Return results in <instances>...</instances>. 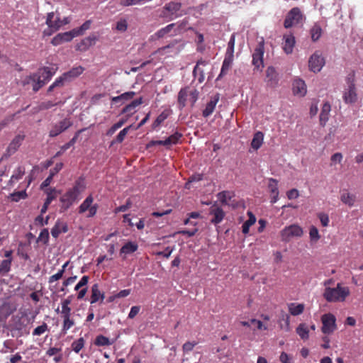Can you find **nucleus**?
Wrapping results in <instances>:
<instances>
[{
  "mask_svg": "<svg viewBox=\"0 0 363 363\" xmlns=\"http://www.w3.org/2000/svg\"><path fill=\"white\" fill-rule=\"evenodd\" d=\"M73 125L70 118H65L58 123L52 125V128L49 132V137L55 138L67 130Z\"/></svg>",
  "mask_w": 363,
  "mask_h": 363,
  "instance_id": "nucleus-10",
  "label": "nucleus"
},
{
  "mask_svg": "<svg viewBox=\"0 0 363 363\" xmlns=\"http://www.w3.org/2000/svg\"><path fill=\"white\" fill-rule=\"evenodd\" d=\"M89 280V277L88 276H86V275L83 276L81 278L80 281L75 286L74 290L78 291L84 286L86 287V286L87 285Z\"/></svg>",
  "mask_w": 363,
  "mask_h": 363,
  "instance_id": "nucleus-61",
  "label": "nucleus"
},
{
  "mask_svg": "<svg viewBox=\"0 0 363 363\" xmlns=\"http://www.w3.org/2000/svg\"><path fill=\"white\" fill-rule=\"evenodd\" d=\"M264 41L258 43L252 54V65L257 69H260L264 67Z\"/></svg>",
  "mask_w": 363,
  "mask_h": 363,
  "instance_id": "nucleus-11",
  "label": "nucleus"
},
{
  "mask_svg": "<svg viewBox=\"0 0 363 363\" xmlns=\"http://www.w3.org/2000/svg\"><path fill=\"white\" fill-rule=\"evenodd\" d=\"M293 93L294 95L303 96L306 94V85L301 79H295L292 84Z\"/></svg>",
  "mask_w": 363,
  "mask_h": 363,
  "instance_id": "nucleus-20",
  "label": "nucleus"
},
{
  "mask_svg": "<svg viewBox=\"0 0 363 363\" xmlns=\"http://www.w3.org/2000/svg\"><path fill=\"white\" fill-rule=\"evenodd\" d=\"M219 101V94H216L213 97H212L209 102L207 103L205 109L202 112V115L204 118L208 117L211 115L216 106L217 103Z\"/></svg>",
  "mask_w": 363,
  "mask_h": 363,
  "instance_id": "nucleus-21",
  "label": "nucleus"
},
{
  "mask_svg": "<svg viewBox=\"0 0 363 363\" xmlns=\"http://www.w3.org/2000/svg\"><path fill=\"white\" fill-rule=\"evenodd\" d=\"M24 140V136L18 135L10 143L7 147V152L9 155L14 153L21 145V143Z\"/></svg>",
  "mask_w": 363,
  "mask_h": 363,
  "instance_id": "nucleus-27",
  "label": "nucleus"
},
{
  "mask_svg": "<svg viewBox=\"0 0 363 363\" xmlns=\"http://www.w3.org/2000/svg\"><path fill=\"white\" fill-rule=\"evenodd\" d=\"M21 84L23 86L31 84L34 92L38 91L43 86V83L40 82L39 77L35 73L24 77L21 81Z\"/></svg>",
  "mask_w": 363,
  "mask_h": 363,
  "instance_id": "nucleus-12",
  "label": "nucleus"
},
{
  "mask_svg": "<svg viewBox=\"0 0 363 363\" xmlns=\"http://www.w3.org/2000/svg\"><path fill=\"white\" fill-rule=\"evenodd\" d=\"M302 18L303 16L301 10L297 7H294L291 9L287 13L284 22V26L286 28H289L300 23L302 21Z\"/></svg>",
  "mask_w": 363,
  "mask_h": 363,
  "instance_id": "nucleus-8",
  "label": "nucleus"
},
{
  "mask_svg": "<svg viewBox=\"0 0 363 363\" xmlns=\"http://www.w3.org/2000/svg\"><path fill=\"white\" fill-rule=\"evenodd\" d=\"M350 290L348 286H342L341 283H337L335 287L326 286L323 296L330 303L344 302L350 296Z\"/></svg>",
  "mask_w": 363,
  "mask_h": 363,
  "instance_id": "nucleus-2",
  "label": "nucleus"
},
{
  "mask_svg": "<svg viewBox=\"0 0 363 363\" xmlns=\"http://www.w3.org/2000/svg\"><path fill=\"white\" fill-rule=\"evenodd\" d=\"M308 327L306 323L299 324L296 328V333L302 340H307L308 338Z\"/></svg>",
  "mask_w": 363,
  "mask_h": 363,
  "instance_id": "nucleus-41",
  "label": "nucleus"
},
{
  "mask_svg": "<svg viewBox=\"0 0 363 363\" xmlns=\"http://www.w3.org/2000/svg\"><path fill=\"white\" fill-rule=\"evenodd\" d=\"M168 117V113L166 111H162L152 123V128L155 129L160 125Z\"/></svg>",
  "mask_w": 363,
  "mask_h": 363,
  "instance_id": "nucleus-50",
  "label": "nucleus"
},
{
  "mask_svg": "<svg viewBox=\"0 0 363 363\" xmlns=\"http://www.w3.org/2000/svg\"><path fill=\"white\" fill-rule=\"evenodd\" d=\"M330 111V104L328 102L324 103L321 108L320 114L319 115V123L321 125H325L328 122Z\"/></svg>",
  "mask_w": 363,
  "mask_h": 363,
  "instance_id": "nucleus-23",
  "label": "nucleus"
},
{
  "mask_svg": "<svg viewBox=\"0 0 363 363\" xmlns=\"http://www.w3.org/2000/svg\"><path fill=\"white\" fill-rule=\"evenodd\" d=\"M189 101H191V106H194L199 98V91L196 89H189Z\"/></svg>",
  "mask_w": 363,
  "mask_h": 363,
  "instance_id": "nucleus-60",
  "label": "nucleus"
},
{
  "mask_svg": "<svg viewBox=\"0 0 363 363\" xmlns=\"http://www.w3.org/2000/svg\"><path fill=\"white\" fill-rule=\"evenodd\" d=\"M279 359L282 363H293L292 357L284 352L281 353Z\"/></svg>",
  "mask_w": 363,
  "mask_h": 363,
  "instance_id": "nucleus-64",
  "label": "nucleus"
},
{
  "mask_svg": "<svg viewBox=\"0 0 363 363\" xmlns=\"http://www.w3.org/2000/svg\"><path fill=\"white\" fill-rule=\"evenodd\" d=\"M321 321L323 324L321 331L323 333L330 335L337 329L336 318L333 314L328 313L323 315Z\"/></svg>",
  "mask_w": 363,
  "mask_h": 363,
  "instance_id": "nucleus-7",
  "label": "nucleus"
},
{
  "mask_svg": "<svg viewBox=\"0 0 363 363\" xmlns=\"http://www.w3.org/2000/svg\"><path fill=\"white\" fill-rule=\"evenodd\" d=\"M94 202V198L91 195L88 196L85 200L81 203V205L79 206L78 212L80 214H82L85 213L86 211H89L88 215L86 217L91 218L94 217L97 212L98 209V204L95 203L93 204Z\"/></svg>",
  "mask_w": 363,
  "mask_h": 363,
  "instance_id": "nucleus-9",
  "label": "nucleus"
},
{
  "mask_svg": "<svg viewBox=\"0 0 363 363\" xmlns=\"http://www.w3.org/2000/svg\"><path fill=\"white\" fill-rule=\"evenodd\" d=\"M55 71L53 68L49 67H43L35 72V74L39 77V80L41 83H43V86L47 84L55 74Z\"/></svg>",
  "mask_w": 363,
  "mask_h": 363,
  "instance_id": "nucleus-16",
  "label": "nucleus"
},
{
  "mask_svg": "<svg viewBox=\"0 0 363 363\" xmlns=\"http://www.w3.org/2000/svg\"><path fill=\"white\" fill-rule=\"evenodd\" d=\"M174 26H175V23L169 24L167 26H165V27L160 29L159 30H157L155 33V35L157 38H163L166 34L169 33L173 29V28Z\"/></svg>",
  "mask_w": 363,
  "mask_h": 363,
  "instance_id": "nucleus-46",
  "label": "nucleus"
},
{
  "mask_svg": "<svg viewBox=\"0 0 363 363\" xmlns=\"http://www.w3.org/2000/svg\"><path fill=\"white\" fill-rule=\"evenodd\" d=\"M56 193L57 191L55 190V189H52L47 193V198L45 201H46V204H50L51 202L56 199Z\"/></svg>",
  "mask_w": 363,
  "mask_h": 363,
  "instance_id": "nucleus-63",
  "label": "nucleus"
},
{
  "mask_svg": "<svg viewBox=\"0 0 363 363\" xmlns=\"http://www.w3.org/2000/svg\"><path fill=\"white\" fill-rule=\"evenodd\" d=\"M143 103V98L133 100L130 104L126 105L122 110L123 113H134L135 108Z\"/></svg>",
  "mask_w": 363,
  "mask_h": 363,
  "instance_id": "nucleus-36",
  "label": "nucleus"
},
{
  "mask_svg": "<svg viewBox=\"0 0 363 363\" xmlns=\"http://www.w3.org/2000/svg\"><path fill=\"white\" fill-rule=\"evenodd\" d=\"M189 88L188 86H186L184 88L181 89L178 94L177 101L180 109H182L186 106V102L187 101V97L189 95Z\"/></svg>",
  "mask_w": 363,
  "mask_h": 363,
  "instance_id": "nucleus-32",
  "label": "nucleus"
},
{
  "mask_svg": "<svg viewBox=\"0 0 363 363\" xmlns=\"http://www.w3.org/2000/svg\"><path fill=\"white\" fill-rule=\"evenodd\" d=\"M105 298L104 293L101 292L98 284H94L91 286V295L90 298V303L91 304L96 303L99 300L102 302Z\"/></svg>",
  "mask_w": 363,
  "mask_h": 363,
  "instance_id": "nucleus-24",
  "label": "nucleus"
},
{
  "mask_svg": "<svg viewBox=\"0 0 363 363\" xmlns=\"http://www.w3.org/2000/svg\"><path fill=\"white\" fill-rule=\"evenodd\" d=\"M235 44V35L233 33L229 40L228 43V48L225 55L234 57V48Z\"/></svg>",
  "mask_w": 363,
  "mask_h": 363,
  "instance_id": "nucleus-45",
  "label": "nucleus"
},
{
  "mask_svg": "<svg viewBox=\"0 0 363 363\" xmlns=\"http://www.w3.org/2000/svg\"><path fill=\"white\" fill-rule=\"evenodd\" d=\"M66 83H68V82H67L65 76L62 74L60 77H57L55 81L48 87V92L52 91L55 88L62 87L65 85Z\"/></svg>",
  "mask_w": 363,
  "mask_h": 363,
  "instance_id": "nucleus-39",
  "label": "nucleus"
},
{
  "mask_svg": "<svg viewBox=\"0 0 363 363\" xmlns=\"http://www.w3.org/2000/svg\"><path fill=\"white\" fill-rule=\"evenodd\" d=\"M116 29L121 33L125 32L128 29V22L125 18H121L117 21L116 25Z\"/></svg>",
  "mask_w": 363,
  "mask_h": 363,
  "instance_id": "nucleus-55",
  "label": "nucleus"
},
{
  "mask_svg": "<svg viewBox=\"0 0 363 363\" xmlns=\"http://www.w3.org/2000/svg\"><path fill=\"white\" fill-rule=\"evenodd\" d=\"M113 343V340H111L109 338L103 335H99L96 336L94 341V344L96 346H109L111 345Z\"/></svg>",
  "mask_w": 363,
  "mask_h": 363,
  "instance_id": "nucleus-43",
  "label": "nucleus"
},
{
  "mask_svg": "<svg viewBox=\"0 0 363 363\" xmlns=\"http://www.w3.org/2000/svg\"><path fill=\"white\" fill-rule=\"evenodd\" d=\"M268 189L271 194V203H274L279 199L278 181L274 178L268 179Z\"/></svg>",
  "mask_w": 363,
  "mask_h": 363,
  "instance_id": "nucleus-19",
  "label": "nucleus"
},
{
  "mask_svg": "<svg viewBox=\"0 0 363 363\" xmlns=\"http://www.w3.org/2000/svg\"><path fill=\"white\" fill-rule=\"evenodd\" d=\"M235 196L233 191H223L217 194V198L223 205H228V201Z\"/></svg>",
  "mask_w": 363,
  "mask_h": 363,
  "instance_id": "nucleus-35",
  "label": "nucleus"
},
{
  "mask_svg": "<svg viewBox=\"0 0 363 363\" xmlns=\"http://www.w3.org/2000/svg\"><path fill=\"white\" fill-rule=\"evenodd\" d=\"M303 230L296 224H292L285 227L280 233L281 240L288 242L293 238H300L303 235Z\"/></svg>",
  "mask_w": 363,
  "mask_h": 363,
  "instance_id": "nucleus-5",
  "label": "nucleus"
},
{
  "mask_svg": "<svg viewBox=\"0 0 363 363\" xmlns=\"http://www.w3.org/2000/svg\"><path fill=\"white\" fill-rule=\"evenodd\" d=\"M147 0H122L120 4L123 6H130L135 4H141Z\"/></svg>",
  "mask_w": 363,
  "mask_h": 363,
  "instance_id": "nucleus-59",
  "label": "nucleus"
},
{
  "mask_svg": "<svg viewBox=\"0 0 363 363\" xmlns=\"http://www.w3.org/2000/svg\"><path fill=\"white\" fill-rule=\"evenodd\" d=\"M85 340L83 337H80L72 343V349L76 353H79L81 350L84 347Z\"/></svg>",
  "mask_w": 363,
  "mask_h": 363,
  "instance_id": "nucleus-49",
  "label": "nucleus"
},
{
  "mask_svg": "<svg viewBox=\"0 0 363 363\" xmlns=\"http://www.w3.org/2000/svg\"><path fill=\"white\" fill-rule=\"evenodd\" d=\"M247 216L248 219L242 224V231L244 234H247L250 226L254 225L256 222V217L251 211L247 212Z\"/></svg>",
  "mask_w": 363,
  "mask_h": 363,
  "instance_id": "nucleus-34",
  "label": "nucleus"
},
{
  "mask_svg": "<svg viewBox=\"0 0 363 363\" xmlns=\"http://www.w3.org/2000/svg\"><path fill=\"white\" fill-rule=\"evenodd\" d=\"M355 196L348 192H343L340 196V200L349 206H352L355 201Z\"/></svg>",
  "mask_w": 363,
  "mask_h": 363,
  "instance_id": "nucleus-42",
  "label": "nucleus"
},
{
  "mask_svg": "<svg viewBox=\"0 0 363 363\" xmlns=\"http://www.w3.org/2000/svg\"><path fill=\"white\" fill-rule=\"evenodd\" d=\"M74 325V321L71 318L63 319L62 332L66 334L67 331L69 330Z\"/></svg>",
  "mask_w": 363,
  "mask_h": 363,
  "instance_id": "nucleus-56",
  "label": "nucleus"
},
{
  "mask_svg": "<svg viewBox=\"0 0 363 363\" xmlns=\"http://www.w3.org/2000/svg\"><path fill=\"white\" fill-rule=\"evenodd\" d=\"M86 186L84 179L79 178L75 181L72 187L68 189L60 198V212L67 211L79 199V196L84 191Z\"/></svg>",
  "mask_w": 363,
  "mask_h": 363,
  "instance_id": "nucleus-1",
  "label": "nucleus"
},
{
  "mask_svg": "<svg viewBox=\"0 0 363 363\" xmlns=\"http://www.w3.org/2000/svg\"><path fill=\"white\" fill-rule=\"evenodd\" d=\"M305 308L303 303H288V309L291 315H298L301 314Z\"/></svg>",
  "mask_w": 363,
  "mask_h": 363,
  "instance_id": "nucleus-31",
  "label": "nucleus"
},
{
  "mask_svg": "<svg viewBox=\"0 0 363 363\" xmlns=\"http://www.w3.org/2000/svg\"><path fill=\"white\" fill-rule=\"evenodd\" d=\"M11 259L2 260L0 263V274H7L11 269Z\"/></svg>",
  "mask_w": 363,
  "mask_h": 363,
  "instance_id": "nucleus-51",
  "label": "nucleus"
},
{
  "mask_svg": "<svg viewBox=\"0 0 363 363\" xmlns=\"http://www.w3.org/2000/svg\"><path fill=\"white\" fill-rule=\"evenodd\" d=\"M131 201L130 199H128L125 204L124 205H121L117 208H115L114 210V213H120V212H125L126 211L128 208H130L131 206Z\"/></svg>",
  "mask_w": 363,
  "mask_h": 363,
  "instance_id": "nucleus-62",
  "label": "nucleus"
},
{
  "mask_svg": "<svg viewBox=\"0 0 363 363\" xmlns=\"http://www.w3.org/2000/svg\"><path fill=\"white\" fill-rule=\"evenodd\" d=\"M135 95V92L134 91H127L119 96H113L111 98V101L113 103H118L120 101H125L132 99Z\"/></svg>",
  "mask_w": 363,
  "mask_h": 363,
  "instance_id": "nucleus-38",
  "label": "nucleus"
},
{
  "mask_svg": "<svg viewBox=\"0 0 363 363\" xmlns=\"http://www.w3.org/2000/svg\"><path fill=\"white\" fill-rule=\"evenodd\" d=\"M280 321H284V326L281 323H280L281 328H284L285 330H286V331H289L290 330V316H289V315L286 313L284 311H281Z\"/></svg>",
  "mask_w": 363,
  "mask_h": 363,
  "instance_id": "nucleus-48",
  "label": "nucleus"
},
{
  "mask_svg": "<svg viewBox=\"0 0 363 363\" xmlns=\"http://www.w3.org/2000/svg\"><path fill=\"white\" fill-rule=\"evenodd\" d=\"M129 129L130 126L126 127L123 128L122 130H121L119 133L117 135L116 140L111 142V145L114 144L115 143H121L124 140L126 135L128 134Z\"/></svg>",
  "mask_w": 363,
  "mask_h": 363,
  "instance_id": "nucleus-52",
  "label": "nucleus"
},
{
  "mask_svg": "<svg viewBox=\"0 0 363 363\" xmlns=\"http://www.w3.org/2000/svg\"><path fill=\"white\" fill-rule=\"evenodd\" d=\"M182 136V134L179 132H176L174 134L169 136L166 139L167 147H169L172 145L180 143Z\"/></svg>",
  "mask_w": 363,
  "mask_h": 363,
  "instance_id": "nucleus-40",
  "label": "nucleus"
},
{
  "mask_svg": "<svg viewBox=\"0 0 363 363\" xmlns=\"http://www.w3.org/2000/svg\"><path fill=\"white\" fill-rule=\"evenodd\" d=\"M264 134L260 131L256 132L251 142V147L255 150H258L262 146Z\"/></svg>",
  "mask_w": 363,
  "mask_h": 363,
  "instance_id": "nucleus-33",
  "label": "nucleus"
},
{
  "mask_svg": "<svg viewBox=\"0 0 363 363\" xmlns=\"http://www.w3.org/2000/svg\"><path fill=\"white\" fill-rule=\"evenodd\" d=\"M48 330V325L45 323H43L41 325L35 328L33 332V335L39 336L43 334L45 332Z\"/></svg>",
  "mask_w": 363,
  "mask_h": 363,
  "instance_id": "nucleus-58",
  "label": "nucleus"
},
{
  "mask_svg": "<svg viewBox=\"0 0 363 363\" xmlns=\"http://www.w3.org/2000/svg\"><path fill=\"white\" fill-rule=\"evenodd\" d=\"M25 174V168L23 167H18L12 174L10 182H14L21 179Z\"/></svg>",
  "mask_w": 363,
  "mask_h": 363,
  "instance_id": "nucleus-47",
  "label": "nucleus"
},
{
  "mask_svg": "<svg viewBox=\"0 0 363 363\" xmlns=\"http://www.w3.org/2000/svg\"><path fill=\"white\" fill-rule=\"evenodd\" d=\"M84 71V68L82 66L74 67L68 72L62 74L67 79V82H70L75 78L81 75Z\"/></svg>",
  "mask_w": 363,
  "mask_h": 363,
  "instance_id": "nucleus-26",
  "label": "nucleus"
},
{
  "mask_svg": "<svg viewBox=\"0 0 363 363\" xmlns=\"http://www.w3.org/2000/svg\"><path fill=\"white\" fill-rule=\"evenodd\" d=\"M67 225L65 223L58 220L51 229V235L53 238H57L61 233H67Z\"/></svg>",
  "mask_w": 363,
  "mask_h": 363,
  "instance_id": "nucleus-25",
  "label": "nucleus"
},
{
  "mask_svg": "<svg viewBox=\"0 0 363 363\" xmlns=\"http://www.w3.org/2000/svg\"><path fill=\"white\" fill-rule=\"evenodd\" d=\"M233 59H234V57H229V56L225 55L224 60L223 62V65L221 67L220 72L218 77V79H220L222 77L227 74V73L228 72V71L230 69V68L232 67Z\"/></svg>",
  "mask_w": 363,
  "mask_h": 363,
  "instance_id": "nucleus-28",
  "label": "nucleus"
},
{
  "mask_svg": "<svg viewBox=\"0 0 363 363\" xmlns=\"http://www.w3.org/2000/svg\"><path fill=\"white\" fill-rule=\"evenodd\" d=\"M266 82L267 85L271 87H275L279 82V75L275 68L272 66L267 67L266 70Z\"/></svg>",
  "mask_w": 363,
  "mask_h": 363,
  "instance_id": "nucleus-17",
  "label": "nucleus"
},
{
  "mask_svg": "<svg viewBox=\"0 0 363 363\" xmlns=\"http://www.w3.org/2000/svg\"><path fill=\"white\" fill-rule=\"evenodd\" d=\"M73 39V35L72 36V34L70 31L58 33L57 35H55L51 40V43L55 45H59L62 44L64 42H69Z\"/></svg>",
  "mask_w": 363,
  "mask_h": 363,
  "instance_id": "nucleus-22",
  "label": "nucleus"
},
{
  "mask_svg": "<svg viewBox=\"0 0 363 363\" xmlns=\"http://www.w3.org/2000/svg\"><path fill=\"white\" fill-rule=\"evenodd\" d=\"M308 69L310 71L316 73L318 71V54L315 52L308 60Z\"/></svg>",
  "mask_w": 363,
  "mask_h": 363,
  "instance_id": "nucleus-44",
  "label": "nucleus"
},
{
  "mask_svg": "<svg viewBox=\"0 0 363 363\" xmlns=\"http://www.w3.org/2000/svg\"><path fill=\"white\" fill-rule=\"evenodd\" d=\"M45 23L48 28L43 33L45 35H51L63 26V21L59 15L55 16L54 12H50L47 15Z\"/></svg>",
  "mask_w": 363,
  "mask_h": 363,
  "instance_id": "nucleus-4",
  "label": "nucleus"
},
{
  "mask_svg": "<svg viewBox=\"0 0 363 363\" xmlns=\"http://www.w3.org/2000/svg\"><path fill=\"white\" fill-rule=\"evenodd\" d=\"M209 214L213 216L211 223L217 225L222 222L225 213L221 207L218 206L216 203L212 205L209 209Z\"/></svg>",
  "mask_w": 363,
  "mask_h": 363,
  "instance_id": "nucleus-13",
  "label": "nucleus"
},
{
  "mask_svg": "<svg viewBox=\"0 0 363 363\" xmlns=\"http://www.w3.org/2000/svg\"><path fill=\"white\" fill-rule=\"evenodd\" d=\"M182 8V4L176 1H170L164 5L162 9L161 16L163 18H168L172 20L177 18L182 14H179L178 11Z\"/></svg>",
  "mask_w": 363,
  "mask_h": 363,
  "instance_id": "nucleus-6",
  "label": "nucleus"
},
{
  "mask_svg": "<svg viewBox=\"0 0 363 363\" xmlns=\"http://www.w3.org/2000/svg\"><path fill=\"white\" fill-rule=\"evenodd\" d=\"M296 44V39L292 33H286L283 35L282 49L287 54H291Z\"/></svg>",
  "mask_w": 363,
  "mask_h": 363,
  "instance_id": "nucleus-14",
  "label": "nucleus"
},
{
  "mask_svg": "<svg viewBox=\"0 0 363 363\" xmlns=\"http://www.w3.org/2000/svg\"><path fill=\"white\" fill-rule=\"evenodd\" d=\"M91 23L92 21L91 20H87L80 27L70 30L72 36L73 35V38L77 36L82 35L86 30L90 28Z\"/></svg>",
  "mask_w": 363,
  "mask_h": 363,
  "instance_id": "nucleus-29",
  "label": "nucleus"
},
{
  "mask_svg": "<svg viewBox=\"0 0 363 363\" xmlns=\"http://www.w3.org/2000/svg\"><path fill=\"white\" fill-rule=\"evenodd\" d=\"M98 38L94 34H91L88 37L83 38L76 45V50L80 52L86 51L90 47L95 45Z\"/></svg>",
  "mask_w": 363,
  "mask_h": 363,
  "instance_id": "nucleus-15",
  "label": "nucleus"
},
{
  "mask_svg": "<svg viewBox=\"0 0 363 363\" xmlns=\"http://www.w3.org/2000/svg\"><path fill=\"white\" fill-rule=\"evenodd\" d=\"M345 81L346 85L344 88L342 99L345 104H354L357 101L355 71L351 70L346 76Z\"/></svg>",
  "mask_w": 363,
  "mask_h": 363,
  "instance_id": "nucleus-3",
  "label": "nucleus"
},
{
  "mask_svg": "<svg viewBox=\"0 0 363 363\" xmlns=\"http://www.w3.org/2000/svg\"><path fill=\"white\" fill-rule=\"evenodd\" d=\"M208 62L202 59L197 61L196 66L193 70V75L198 79L199 83H202L205 79L204 70L201 66L207 65Z\"/></svg>",
  "mask_w": 363,
  "mask_h": 363,
  "instance_id": "nucleus-18",
  "label": "nucleus"
},
{
  "mask_svg": "<svg viewBox=\"0 0 363 363\" xmlns=\"http://www.w3.org/2000/svg\"><path fill=\"white\" fill-rule=\"evenodd\" d=\"M27 197V194L25 190L16 191L11 194L10 198L12 201L18 202L21 199H25Z\"/></svg>",
  "mask_w": 363,
  "mask_h": 363,
  "instance_id": "nucleus-53",
  "label": "nucleus"
},
{
  "mask_svg": "<svg viewBox=\"0 0 363 363\" xmlns=\"http://www.w3.org/2000/svg\"><path fill=\"white\" fill-rule=\"evenodd\" d=\"M91 23L92 21L91 20H87L80 27L70 30L72 36L73 35V38L77 36L82 35L86 30L90 28Z\"/></svg>",
  "mask_w": 363,
  "mask_h": 363,
  "instance_id": "nucleus-30",
  "label": "nucleus"
},
{
  "mask_svg": "<svg viewBox=\"0 0 363 363\" xmlns=\"http://www.w3.org/2000/svg\"><path fill=\"white\" fill-rule=\"evenodd\" d=\"M81 132H82V130H78V131L75 133L74 136V137H73V138H72V139H71L68 143H65V145H63L62 146H61L60 149H61L62 151H66V150H68L70 147L73 146V145L75 144V143H76V141H77V138H78V137H79V133H80Z\"/></svg>",
  "mask_w": 363,
  "mask_h": 363,
  "instance_id": "nucleus-54",
  "label": "nucleus"
},
{
  "mask_svg": "<svg viewBox=\"0 0 363 363\" xmlns=\"http://www.w3.org/2000/svg\"><path fill=\"white\" fill-rule=\"evenodd\" d=\"M138 248L137 243L129 241L126 242L121 249V254H131L135 252Z\"/></svg>",
  "mask_w": 363,
  "mask_h": 363,
  "instance_id": "nucleus-37",
  "label": "nucleus"
},
{
  "mask_svg": "<svg viewBox=\"0 0 363 363\" xmlns=\"http://www.w3.org/2000/svg\"><path fill=\"white\" fill-rule=\"evenodd\" d=\"M49 240V232L48 230L44 228L40 233V235L38 238V241L43 242V244H47Z\"/></svg>",
  "mask_w": 363,
  "mask_h": 363,
  "instance_id": "nucleus-57",
  "label": "nucleus"
}]
</instances>
